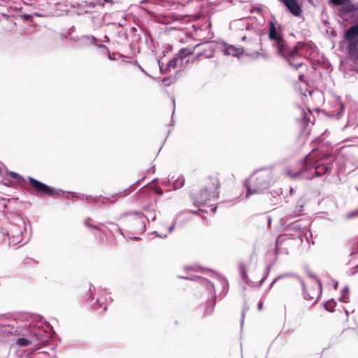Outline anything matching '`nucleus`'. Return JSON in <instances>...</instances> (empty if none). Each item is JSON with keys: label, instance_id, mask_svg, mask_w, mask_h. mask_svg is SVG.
Listing matches in <instances>:
<instances>
[{"label": "nucleus", "instance_id": "nucleus-17", "mask_svg": "<svg viewBox=\"0 0 358 358\" xmlns=\"http://www.w3.org/2000/svg\"><path fill=\"white\" fill-rule=\"evenodd\" d=\"M83 38L89 40L93 45H97L96 38L93 36H84Z\"/></svg>", "mask_w": 358, "mask_h": 358}, {"label": "nucleus", "instance_id": "nucleus-26", "mask_svg": "<svg viewBox=\"0 0 358 358\" xmlns=\"http://www.w3.org/2000/svg\"><path fill=\"white\" fill-rule=\"evenodd\" d=\"M88 221H89V220L85 221V225L87 226V227H93L92 226L89 224Z\"/></svg>", "mask_w": 358, "mask_h": 358}, {"label": "nucleus", "instance_id": "nucleus-15", "mask_svg": "<svg viewBox=\"0 0 358 358\" xmlns=\"http://www.w3.org/2000/svg\"><path fill=\"white\" fill-rule=\"evenodd\" d=\"M34 358H55L54 355H50L45 352H40L37 353Z\"/></svg>", "mask_w": 358, "mask_h": 358}, {"label": "nucleus", "instance_id": "nucleus-13", "mask_svg": "<svg viewBox=\"0 0 358 358\" xmlns=\"http://www.w3.org/2000/svg\"><path fill=\"white\" fill-rule=\"evenodd\" d=\"M336 305V303L334 300H329L325 303L324 308L327 310L332 312L334 311Z\"/></svg>", "mask_w": 358, "mask_h": 358}, {"label": "nucleus", "instance_id": "nucleus-35", "mask_svg": "<svg viewBox=\"0 0 358 358\" xmlns=\"http://www.w3.org/2000/svg\"><path fill=\"white\" fill-rule=\"evenodd\" d=\"M142 229L144 230L145 229V225L143 224V226L142 227Z\"/></svg>", "mask_w": 358, "mask_h": 358}, {"label": "nucleus", "instance_id": "nucleus-23", "mask_svg": "<svg viewBox=\"0 0 358 358\" xmlns=\"http://www.w3.org/2000/svg\"><path fill=\"white\" fill-rule=\"evenodd\" d=\"M241 275H242L243 278H245V275H246L245 271L243 268H241Z\"/></svg>", "mask_w": 358, "mask_h": 358}, {"label": "nucleus", "instance_id": "nucleus-8", "mask_svg": "<svg viewBox=\"0 0 358 358\" xmlns=\"http://www.w3.org/2000/svg\"><path fill=\"white\" fill-rule=\"evenodd\" d=\"M218 198V192L217 187H211L209 189H205L201 192L198 201L201 203H205L208 201L217 199Z\"/></svg>", "mask_w": 358, "mask_h": 358}, {"label": "nucleus", "instance_id": "nucleus-37", "mask_svg": "<svg viewBox=\"0 0 358 358\" xmlns=\"http://www.w3.org/2000/svg\"><path fill=\"white\" fill-rule=\"evenodd\" d=\"M346 315L348 316V311L346 310Z\"/></svg>", "mask_w": 358, "mask_h": 358}, {"label": "nucleus", "instance_id": "nucleus-16", "mask_svg": "<svg viewBox=\"0 0 358 358\" xmlns=\"http://www.w3.org/2000/svg\"><path fill=\"white\" fill-rule=\"evenodd\" d=\"M344 8L346 9L349 12H352V11L357 10L358 6H357L355 4H349V5H347Z\"/></svg>", "mask_w": 358, "mask_h": 358}, {"label": "nucleus", "instance_id": "nucleus-6", "mask_svg": "<svg viewBox=\"0 0 358 358\" xmlns=\"http://www.w3.org/2000/svg\"><path fill=\"white\" fill-rule=\"evenodd\" d=\"M29 181L31 185L33 186L34 190L37 192H41L48 195H55L57 194V192L51 187L46 185L45 184L31 178H28Z\"/></svg>", "mask_w": 358, "mask_h": 358}, {"label": "nucleus", "instance_id": "nucleus-31", "mask_svg": "<svg viewBox=\"0 0 358 358\" xmlns=\"http://www.w3.org/2000/svg\"><path fill=\"white\" fill-rule=\"evenodd\" d=\"M103 1L107 3V2H111L112 0H103Z\"/></svg>", "mask_w": 358, "mask_h": 358}, {"label": "nucleus", "instance_id": "nucleus-22", "mask_svg": "<svg viewBox=\"0 0 358 358\" xmlns=\"http://www.w3.org/2000/svg\"><path fill=\"white\" fill-rule=\"evenodd\" d=\"M175 227V223H173V224H171L169 228V234L171 233L172 231L173 230Z\"/></svg>", "mask_w": 358, "mask_h": 358}, {"label": "nucleus", "instance_id": "nucleus-18", "mask_svg": "<svg viewBox=\"0 0 358 358\" xmlns=\"http://www.w3.org/2000/svg\"><path fill=\"white\" fill-rule=\"evenodd\" d=\"M7 176H10V178H14V179H20V176L15 172H13V171H8L7 172Z\"/></svg>", "mask_w": 358, "mask_h": 358}, {"label": "nucleus", "instance_id": "nucleus-34", "mask_svg": "<svg viewBox=\"0 0 358 358\" xmlns=\"http://www.w3.org/2000/svg\"><path fill=\"white\" fill-rule=\"evenodd\" d=\"M96 302H97V303H99V302H100V299H97V301H96Z\"/></svg>", "mask_w": 358, "mask_h": 358}, {"label": "nucleus", "instance_id": "nucleus-29", "mask_svg": "<svg viewBox=\"0 0 358 358\" xmlns=\"http://www.w3.org/2000/svg\"><path fill=\"white\" fill-rule=\"evenodd\" d=\"M139 218L141 220L142 222H143V217L142 215H139Z\"/></svg>", "mask_w": 358, "mask_h": 358}, {"label": "nucleus", "instance_id": "nucleus-21", "mask_svg": "<svg viewBox=\"0 0 358 358\" xmlns=\"http://www.w3.org/2000/svg\"><path fill=\"white\" fill-rule=\"evenodd\" d=\"M96 45H97L99 48H102V49L106 50L107 52H108V51H109V50H108V48H107L106 45H103V44H97Z\"/></svg>", "mask_w": 358, "mask_h": 358}, {"label": "nucleus", "instance_id": "nucleus-32", "mask_svg": "<svg viewBox=\"0 0 358 358\" xmlns=\"http://www.w3.org/2000/svg\"><path fill=\"white\" fill-rule=\"evenodd\" d=\"M245 39H246V37H245V36H244V37H243V38H242V41H245Z\"/></svg>", "mask_w": 358, "mask_h": 358}, {"label": "nucleus", "instance_id": "nucleus-27", "mask_svg": "<svg viewBox=\"0 0 358 358\" xmlns=\"http://www.w3.org/2000/svg\"><path fill=\"white\" fill-rule=\"evenodd\" d=\"M157 236L162 238V237H166L167 234H164V235H159V234H157Z\"/></svg>", "mask_w": 358, "mask_h": 358}, {"label": "nucleus", "instance_id": "nucleus-9", "mask_svg": "<svg viewBox=\"0 0 358 358\" xmlns=\"http://www.w3.org/2000/svg\"><path fill=\"white\" fill-rule=\"evenodd\" d=\"M222 51L225 55H231L239 57L243 54V50L241 48H236L232 45L224 43L222 46Z\"/></svg>", "mask_w": 358, "mask_h": 358}, {"label": "nucleus", "instance_id": "nucleus-38", "mask_svg": "<svg viewBox=\"0 0 358 358\" xmlns=\"http://www.w3.org/2000/svg\"><path fill=\"white\" fill-rule=\"evenodd\" d=\"M34 358V357H33Z\"/></svg>", "mask_w": 358, "mask_h": 358}, {"label": "nucleus", "instance_id": "nucleus-25", "mask_svg": "<svg viewBox=\"0 0 358 358\" xmlns=\"http://www.w3.org/2000/svg\"><path fill=\"white\" fill-rule=\"evenodd\" d=\"M301 284H302V286H303V292H304V295L306 296V288L303 284V282H301Z\"/></svg>", "mask_w": 358, "mask_h": 358}, {"label": "nucleus", "instance_id": "nucleus-2", "mask_svg": "<svg viewBox=\"0 0 358 358\" xmlns=\"http://www.w3.org/2000/svg\"><path fill=\"white\" fill-rule=\"evenodd\" d=\"M299 171L291 173L288 169L287 174L292 178L313 179L315 176H322L331 169L332 165L322 163L321 159L316 158L315 150L308 155L304 161L301 162Z\"/></svg>", "mask_w": 358, "mask_h": 358}, {"label": "nucleus", "instance_id": "nucleus-20", "mask_svg": "<svg viewBox=\"0 0 358 358\" xmlns=\"http://www.w3.org/2000/svg\"><path fill=\"white\" fill-rule=\"evenodd\" d=\"M290 274H285V275H280V276H278V278H276L275 280H273L272 284L275 283L279 278H282V277H287V276H289Z\"/></svg>", "mask_w": 358, "mask_h": 358}, {"label": "nucleus", "instance_id": "nucleus-1", "mask_svg": "<svg viewBox=\"0 0 358 358\" xmlns=\"http://www.w3.org/2000/svg\"><path fill=\"white\" fill-rule=\"evenodd\" d=\"M268 37L273 41V46L276 48L280 55L286 58L291 66L298 69L303 65L302 61L297 60L296 62L294 61L299 59V55H306L305 50L308 48V44L299 43L293 49H289L272 22H270Z\"/></svg>", "mask_w": 358, "mask_h": 358}, {"label": "nucleus", "instance_id": "nucleus-10", "mask_svg": "<svg viewBox=\"0 0 358 358\" xmlns=\"http://www.w3.org/2000/svg\"><path fill=\"white\" fill-rule=\"evenodd\" d=\"M358 36V24L353 26L348 29L345 33V39L350 41L355 36Z\"/></svg>", "mask_w": 358, "mask_h": 358}, {"label": "nucleus", "instance_id": "nucleus-28", "mask_svg": "<svg viewBox=\"0 0 358 358\" xmlns=\"http://www.w3.org/2000/svg\"><path fill=\"white\" fill-rule=\"evenodd\" d=\"M299 78L300 80H303V75H299Z\"/></svg>", "mask_w": 358, "mask_h": 358}, {"label": "nucleus", "instance_id": "nucleus-19", "mask_svg": "<svg viewBox=\"0 0 358 358\" xmlns=\"http://www.w3.org/2000/svg\"><path fill=\"white\" fill-rule=\"evenodd\" d=\"M356 216H358V209L357 210L348 213L347 215L348 218H352Z\"/></svg>", "mask_w": 358, "mask_h": 358}, {"label": "nucleus", "instance_id": "nucleus-30", "mask_svg": "<svg viewBox=\"0 0 358 358\" xmlns=\"http://www.w3.org/2000/svg\"><path fill=\"white\" fill-rule=\"evenodd\" d=\"M105 41H109V39H108V36H105Z\"/></svg>", "mask_w": 358, "mask_h": 358}, {"label": "nucleus", "instance_id": "nucleus-24", "mask_svg": "<svg viewBox=\"0 0 358 358\" xmlns=\"http://www.w3.org/2000/svg\"><path fill=\"white\" fill-rule=\"evenodd\" d=\"M262 307H263V303H262V302L259 301L258 303V309L262 310Z\"/></svg>", "mask_w": 358, "mask_h": 358}, {"label": "nucleus", "instance_id": "nucleus-14", "mask_svg": "<svg viewBox=\"0 0 358 358\" xmlns=\"http://www.w3.org/2000/svg\"><path fill=\"white\" fill-rule=\"evenodd\" d=\"M185 184V179L182 176L178 177L177 180L174 182V188L179 189L182 187Z\"/></svg>", "mask_w": 358, "mask_h": 358}, {"label": "nucleus", "instance_id": "nucleus-3", "mask_svg": "<svg viewBox=\"0 0 358 358\" xmlns=\"http://www.w3.org/2000/svg\"><path fill=\"white\" fill-rule=\"evenodd\" d=\"M271 174L269 173H261L257 176H252L245 182L247 188L246 197L254 194H260L267 189L271 185Z\"/></svg>", "mask_w": 358, "mask_h": 358}, {"label": "nucleus", "instance_id": "nucleus-4", "mask_svg": "<svg viewBox=\"0 0 358 358\" xmlns=\"http://www.w3.org/2000/svg\"><path fill=\"white\" fill-rule=\"evenodd\" d=\"M24 230L23 222L19 225H13L8 232L10 243L13 245L21 243L23 241L22 236Z\"/></svg>", "mask_w": 358, "mask_h": 358}, {"label": "nucleus", "instance_id": "nucleus-36", "mask_svg": "<svg viewBox=\"0 0 358 358\" xmlns=\"http://www.w3.org/2000/svg\"><path fill=\"white\" fill-rule=\"evenodd\" d=\"M222 282H223V283H227V282H226V281H225V280H222Z\"/></svg>", "mask_w": 358, "mask_h": 358}, {"label": "nucleus", "instance_id": "nucleus-11", "mask_svg": "<svg viewBox=\"0 0 358 358\" xmlns=\"http://www.w3.org/2000/svg\"><path fill=\"white\" fill-rule=\"evenodd\" d=\"M316 286L317 289L315 292H311L310 294H307V296L310 299H317L319 296L320 293L321 292V284L319 281L316 282Z\"/></svg>", "mask_w": 358, "mask_h": 358}, {"label": "nucleus", "instance_id": "nucleus-12", "mask_svg": "<svg viewBox=\"0 0 358 358\" xmlns=\"http://www.w3.org/2000/svg\"><path fill=\"white\" fill-rule=\"evenodd\" d=\"M339 300L343 303H348L349 301V290L348 287H345L343 291Z\"/></svg>", "mask_w": 358, "mask_h": 358}, {"label": "nucleus", "instance_id": "nucleus-33", "mask_svg": "<svg viewBox=\"0 0 358 358\" xmlns=\"http://www.w3.org/2000/svg\"><path fill=\"white\" fill-rule=\"evenodd\" d=\"M215 209H216V208H212V210H213V212H215Z\"/></svg>", "mask_w": 358, "mask_h": 358}, {"label": "nucleus", "instance_id": "nucleus-7", "mask_svg": "<svg viewBox=\"0 0 358 358\" xmlns=\"http://www.w3.org/2000/svg\"><path fill=\"white\" fill-rule=\"evenodd\" d=\"M40 339L38 334L36 330L31 331L24 337L20 338L16 341L18 347H25L36 343Z\"/></svg>", "mask_w": 358, "mask_h": 358}, {"label": "nucleus", "instance_id": "nucleus-5", "mask_svg": "<svg viewBox=\"0 0 358 358\" xmlns=\"http://www.w3.org/2000/svg\"><path fill=\"white\" fill-rule=\"evenodd\" d=\"M192 50L190 48H182L181 49L177 57H174L173 59L170 60L168 64V68H175L178 65L182 66L183 63H187L189 62V59L187 57L192 55Z\"/></svg>", "mask_w": 358, "mask_h": 358}]
</instances>
